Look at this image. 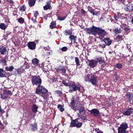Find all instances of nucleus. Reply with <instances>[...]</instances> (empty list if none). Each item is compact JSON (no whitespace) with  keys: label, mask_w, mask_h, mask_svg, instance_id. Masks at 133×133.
I'll list each match as a JSON object with an SVG mask.
<instances>
[{"label":"nucleus","mask_w":133,"mask_h":133,"mask_svg":"<svg viewBox=\"0 0 133 133\" xmlns=\"http://www.w3.org/2000/svg\"><path fill=\"white\" fill-rule=\"evenodd\" d=\"M87 33L88 34L95 35L96 34L99 35V38L102 39L104 38L106 32L104 30L99 27L93 25L92 27L87 28L84 29Z\"/></svg>","instance_id":"f257e3e1"},{"label":"nucleus","mask_w":133,"mask_h":133,"mask_svg":"<svg viewBox=\"0 0 133 133\" xmlns=\"http://www.w3.org/2000/svg\"><path fill=\"white\" fill-rule=\"evenodd\" d=\"M48 91L45 87L42 85L37 86L35 90V93L41 95L45 100L47 98L48 95Z\"/></svg>","instance_id":"f03ea898"},{"label":"nucleus","mask_w":133,"mask_h":133,"mask_svg":"<svg viewBox=\"0 0 133 133\" xmlns=\"http://www.w3.org/2000/svg\"><path fill=\"white\" fill-rule=\"evenodd\" d=\"M31 77V83L33 85L38 86L41 85L42 81L40 76L39 75H32Z\"/></svg>","instance_id":"7ed1b4c3"},{"label":"nucleus","mask_w":133,"mask_h":133,"mask_svg":"<svg viewBox=\"0 0 133 133\" xmlns=\"http://www.w3.org/2000/svg\"><path fill=\"white\" fill-rule=\"evenodd\" d=\"M73 110L75 111L79 110V113H77L78 116H80L81 113L83 112H84V113L85 114V110L84 105L81 104L80 102H78L76 104V106Z\"/></svg>","instance_id":"20e7f679"},{"label":"nucleus","mask_w":133,"mask_h":133,"mask_svg":"<svg viewBox=\"0 0 133 133\" xmlns=\"http://www.w3.org/2000/svg\"><path fill=\"white\" fill-rule=\"evenodd\" d=\"M70 84L69 86L70 88L69 92L75 91L77 90L79 91H81L80 87L81 86L79 83H78L77 85H76L75 83L74 82H70Z\"/></svg>","instance_id":"39448f33"},{"label":"nucleus","mask_w":133,"mask_h":133,"mask_svg":"<svg viewBox=\"0 0 133 133\" xmlns=\"http://www.w3.org/2000/svg\"><path fill=\"white\" fill-rule=\"evenodd\" d=\"M78 118H76L74 119H72L69 125V127H76L77 128H80L82 125V123L78 121Z\"/></svg>","instance_id":"423d86ee"},{"label":"nucleus","mask_w":133,"mask_h":133,"mask_svg":"<svg viewBox=\"0 0 133 133\" xmlns=\"http://www.w3.org/2000/svg\"><path fill=\"white\" fill-rule=\"evenodd\" d=\"M128 128V124L125 122L122 123L118 128V133H127L126 129Z\"/></svg>","instance_id":"0eeeda50"},{"label":"nucleus","mask_w":133,"mask_h":133,"mask_svg":"<svg viewBox=\"0 0 133 133\" xmlns=\"http://www.w3.org/2000/svg\"><path fill=\"white\" fill-rule=\"evenodd\" d=\"M12 95V93L11 91L4 89L3 90V93L1 95V98L2 99L4 100L6 99L8 95L11 96Z\"/></svg>","instance_id":"6e6552de"},{"label":"nucleus","mask_w":133,"mask_h":133,"mask_svg":"<svg viewBox=\"0 0 133 133\" xmlns=\"http://www.w3.org/2000/svg\"><path fill=\"white\" fill-rule=\"evenodd\" d=\"M97 76H96V75L92 74H91L89 82H91L93 85H94L95 86H97L98 84L97 83Z\"/></svg>","instance_id":"1a4fd4ad"},{"label":"nucleus","mask_w":133,"mask_h":133,"mask_svg":"<svg viewBox=\"0 0 133 133\" xmlns=\"http://www.w3.org/2000/svg\"><path fill=\"white\" fill-rule=\"evenodd\" d=\"M133 112V108H129L125 110L122 113L124 115L129 116Z\"/></svg>","instance_id":"9d476101"},{"label":"nucleus","mask_w":133,"mask_h":133,"mask_svg":"<svg viewBox=\"0 0 133 133\" xmlns=\"http://www.w3.org/2000/svg\"><path fill=\"white\" fill-rule=\"evenodd\" d=\"M87 61L89 62L88 65L91 68H94L97 65L98 63L97 61L93 59L90 60L88 59Z\"/></svg>","instance_id":"9b49d317"},{"label":"nucleus","mask_w":133,"mask_h":133,"mask_svg":"<svg viewBox=\"0 0 133 133\" xmlns=\"http://www.w3.org/2000/svg\"><path fill=\"white\" fill-rule=\"evenodd\" d=\"M27 46L30 50H33L36 48V44L33 42H30L28 43Z\"/></svg>","instance_id":"f8f14e48"},{"label":"nucleus","mask_w":133,"mask_h":133,"mask_svg":"<svg viewBox=\"0 0 133 133\" xmlns=\"http://www.w3.org/2000/svg\"><path fill=\"white\" fill-rule=\"evenodd\" d=\"M90 113L94 116H97L99 114V110L97 108L92 109L90 111Z\"/></svg>","instance_id":"ddd939ff"},{"label":"nucleus","mask_w":133,"mask_h":133,"mask_svg":"<svg viewBox=\"0 0 133 133\" xmlns=\"http://www.w3.org/2000/svg\"><path fill=\"white\" fill-rule=\"evenodd\" d=\"M51 0H49L47 2H46V4L43 6L44 9L45 10H47L48 9H51L52 7L51 6Z\"/></svg>","instance_id":"4468645a"},{"label":"nucleus","mask_w":133,"mask_h":133,"mask_svg":"<svg viewBox=\"0 0 133 133\" xmlns=\"http://www.w3.org/2000/svg\"><path fill=\"white\" fill-rule=\"evenodd\" d=\"M7 51V50L5 47L3 46H0V52L1 55L5 54Z\"/></svg>","instance_id":"2eb2a0df"},{"label":"nucleus","mask_w":133,"mask_h":133,"mask_svg":"<svg viewBox=\"0 0 133 133\" xmlns=\"http://www.w3.org/2000/svg\"><path fill=\"white\" fill-rule=\"evenodd\" d=\"M30 128L32 131H37V123L36 122H35L34 123L31 124L30 126Z\"/></svg>","instance_id":"dca6fc26"},{"label":"nucleus","mask_w":133,"mask_h":133,"mask_svg":"<svg viewBox=\"0 0 133 133\" xmlns=\"http://www.w3.org/2000/svg\"><path fill=\"white\" fill-rule=\"evenodd\" d=\"M56 71L57 72H60L61 73H64L65 72L66 70L65 68L63 66H61L57 68L56 69Z\"/></svg>","instance_id":"f3484780"},{"label":"nucleus","mask_w":133,"mask_h":133,"mask_svg":"<svg viewBox=\"0 0 133 133\" xmlns=\"http://www.w3.org/2000/svg\"><path fill=\"white\" fill-rule=\"evenodd\" d=\"M69 40L72 41L73 40L74 41V43H75L76 42V40L77 38L76 36L74 35H71L69 37Z\"/></svg>","instance_id":"a211bd4d"},{"label":"nucleus","mask_w":133,"mask_h":133,"mask_svg":"<svg viewBox=\"0 0 133 133\" xmlns=\"http://www.w3.org/2000/svg\"><path fill=\"white\" fill-rule=\"evenodd\" d=\"M38 107L35 104H34L32 107V112L36 113L37 111Z\"/></svg>","instance_id":"6ab92c4d"},{"label":"nucleus","mask_w":133,"mask_h":133,"mask_svg":"<svg viewBox=\"0 0 133 133\" xmlns=\"http://www.w3.org/2000/svg\"><path fill=\"white\" fill-rule=\"evenodd\" d=\"M50 28L51 29L57 28L56 22L55 21H53L51 22L50 25Z\"/></svg>","instance_id":"aec40b11"},{"label":"nucleus","mask_w":133,"mask_h":133,"mask_svg":"<svg viewBox=\"0 0 133 133\" xmlns=\"http://www.w3.org/2000/svg\"><path fill=\"white\" fill-rule=\"evenodd\" d=\"M125 96L128 98L129 101L131 100L133 98V95L130 93L127 92L125 95Z\"/></svg>","instance_id":"412c9836"},{"label":"nucleus","mask_w":133,"mask_h":133,"mask_svg":"<svg viewBox=\"0 0 133 133\" xmlns=\"http://www.w3.org/2000/svg\"><path fill=\"white\" fill-rule=\"evenodd\" d=\"M32 64L35 66H37L39 62V61L37 58L33 59L32 60Z\"/></svg>","instance_id":"4be33fe9"},{"label":"nucleus","mask_w":133,"mask_h":133,"mask_svg":"<svg viewBox=\"0 0 133 133\" xmlns=\"http://www.w3.org/2000/svg\"><path fill=\"white\" fill-rule=\"evenodd\" d=\"M6 72L3 69L0 68V77H3L5 76Z\"/></svg>","instance_id":"5701e85b"},{"label":"nucleus","mask_w":133,"mask_h":133,"mask_svg":"<svg viewBox=\"0 0 133 133\" xmlns=\"http://www.w3.org/2000/svg\"><path fill=\"white\" fill-rule=\"evenodd\" d=\"M97 61L99 63V64H101L103 63H105V61L104 59L102 57L97 58Z\"/></svg>","instance_id":"b1692460"},{"label":"nucleus","mask_w":133,"mask_h":133,"mask_svg":"<svg viewBox=\"0 0 133 133\" xmlns=\"http://www.w3.org/2000/svg\"><path fill=\"white\" fill-rule=\"evenodd\" d=\"M36 0H29L28 4L30 7L34 6Z\"/></svg>","instance_id":"393cba45"},{"label":"nucleus","mask_w":133,"mask_h":133,"mask_svg":"<svg viewBox=\"0 0 133 133\" xmlns=\"http://www.w3.org/2000/svg\"><path fill=\"white\" fill-rule=\"evenodd\" d=\"M133 8L132 5L128 6V7H126L124 8V10L126 11L129 12L131 11L132 10Z\"/></svg>","instance_id":"a878e982"},{"label":"nucleus","mask_w":133,"mask_h":133,"mask_svg":"<svg viewBox=\"0 0 133 133\" xmlns=\"http://www.w3.org/2000/svg\"><path fill=\"white\" fill-rule=\"evenodd\" d=\"M63 32L64 34L66 36H67L68 35H70L72 34V32L70 31V30L68 29L65 30Z\"/></svg>","instance_id":"bb28decb"},{"label":"nucleus","mask_w":133,"mask_h":133,"mask_svg":"<svg viewBox=\"0 0 133 133\" xmlns=\"http://www.w3.org/2000/svg\"><path fill=\"white\" fill-rule=\"evenodd\" d=\"M76 102V101H75L74 99V98L72 100L71 102L70 103L71 108L73 110L75 107V104Z\"/></svg>","instance_id":"cd10ccee"},{"label":"nucleus","mask_w":133,"mask_h":133,"mask_svg":"<svg viewBox=\"0 0 133 133\" xmlns=\"http://www.w3.org/2000/svg\"><path fill=\"white\" fill-rule=\"evenodd\" d=\"M14 69V67L12 65L5 67V70L7 71H12Z\"/></svg>","instance_id":"c85d7f7f"},{"label":"nucleus","mask_w":133,"mask_h":133,"mask_svg":"<svg viewBox=\"0 0 133 133\" xmlns=\"http://www.w3.org/2000/svg\"><path fill=\"white\" fill-rule=\"evenodd\" d=\"M57 106L58 109L61 112H63L64 110V109L62 105L58 104Z\"/></svg>","instance_id":"c756f323"},{"label":"nucleus","mask_w":133,"mask_h":133,"mask_svg":"<svg viewBox=\"0 0 133 133\" xmlns=\"http://www.w3.org/2000/svg\"><path fill=\"white\" fill-rule=\"evenodd\" d=\"M89 11L93 15H97L98 13L99 12V11H95L94 9L89 10Z\"/></svg>","instance_id":"7c9ffc66"},{"label":"nucleus","mask_w":133,"mask_h":133,"mask_svg":"<svg viewBox=\"0 0 133 133\" xmlns=\"http://www.w3.org/2000/svg\"><path fill=\"white\" fill-rule=\"evenodd\" d=\"M90 77V75L89 74H87V75L85 76L84 77V79L85 81L86 82H89Z\"/></svg>","instance_id":"2f4dec72"},{"label":"nucleus","mask_w":133,"mask_h":133,"mask_svg":"<svg viewBox=\"0 0 133 133\" xmlns=\"http://www.w3.org/2000/svg\"><path fill=\"white\" fill-rule=\"evenodd\" d=\"M26 8L24 4H23L20 6L19 8L20 11H21L22 12L25 11L26 9Z\"/></svg>","instance_id":"473e14b6"},{"label":"nucleus","mask_w":133,"mask_h":133,"mask_svg":"<svg viewBox=\"0 0 133 133\" xmlns=\"http://www.w3.org/2000/svg\"><path fill=\"white\" fill-rule=\"evenodd\" d=\"M75 61L76 63V64L77 66H79L80 65V61H79V59L77 57H75Z\"/></svg>","instance_id":"72a5a7b5"},{"label":"nucleus","mask_w":133,"mask_h":133,"mask_svg":"<svg viewBox=\"0 0 133 133\" xmlns=\"http://www.w3.org/2000/svg\"><path fill=\"white\" fill-rule=\"evenodd\" d=\"M6 28V27L4 23H1L0 24V28L3 30H4Z\"/></svg>","instance_id":"f704fd0d"},{"label":"nucleus","mask_w":133,"mask_h":133,"mask_svg":"<svg viewBox=\"0 0 133 133\" xmlns=\"http://www.w3.org/2000/svg\"><path fill=\"white\" fill-rule=\"evenodd\" d=\"M70 82H68V83L66 82V81L63 80L62 81V83L66 86H68L69 87Z\"/></svg>","instance_id":"c9c22d12"},{"label":"nucleus","mask_w":133,"mask_h":133,"mask_svg":"<svg viewBox=\"0 0 133 133\" xmlns=\"http://www.w3.org/2000/svg\"><path fill=\"white\" fill-rule=\"evenodd\" d=\"M122 30H121L120 28H116L115 30H114V31L115 33L116 34H118L121 33L122 31Z\"/></svg>","instance_id":"e433bc0d"},{"label":"nucleus","mask_w":133,"mask_h":133,"mask_svg":"<svg viewBox=\"0 0 133 133\" xmlns=\"http://www.w3.org/2000/svg\"><path fill=\"white\" fill-rule=\"evenodd\" d=\"M122 65L121 63H118L116 64V67L118 69H121L122 68Z\"/></svg>","instance_id":"4c0bfd02"},{"label":"nucleus","mask_w":133,"mask_h":133,"mask_svg":"<svg viewBox=\"0 0 133 133\" xmlns=\"http://www.w3.org/2000/svg\"><path fill=\"white\" fill-rule=\"evenodd\" d=\"M5 34L4 36L5 37L7 38L8 37L9 35H10L11 34V32L9 31H8L5 32Z\"/></svg>","instance_id":"58836bf2"},{"label":"nucleus","mask_w":133,"mask_h":133,"mask_svg":"<svg viewBox=\"0 0 133 133\" xmlns=\"http://www.w3.org/2000/svg\"><path fill=\"white\" fill-rule=\"evenodd\" d=\"M18 22L21 24L23 23L24 22L23 18L22 17L18 19Z\"/></svg>","instance_id":"ea45409f"},{"label":"nucleus","mask_w":133,"mask_h":133,"mask_svg":"<svg viewBox=\"0 0 133 133\" xmlns=\"http://www.w3.org/2000/svg\"><path fill=\"white\" fill-rule=\"evenodd\" d=\"M100 66H101L100 68L101 69H102L104 70H105L106 67H107L106 64H105L103 63V64H101Z\"/></svg>","instance_id":"a19ab883"},{"label":"nucleus","mask_w":133,"mask_h":133,"mask_svg":"<svg viewBox=\"0 0 133 133\" xmlns=\"http://www.w3.org/2000/svg\"><path fill=\"white\" fill-rule=\"evenodd\" d=\"M56 92V93L59 96H61L62 95V92L60 90H57Z\"/></svg>","instance_id":"79ce46f5"},{"label":"nucleus","mask_w":133,"mask_h":133,"mask_svg":"<svg viewBox=\"0 0 133 133\" xmlns=\"http://www.w3.org/2000/svg\"><path fill=\"white\" fill-rule=\"evenodd\" d=\"M80 116L82 119L84 121H85L87 117H86L85 115H80Z\"/></svg>","instance_id":"37998d69"},{"label":"nucleus","mask_w":133,"mask_h":133,"mask_svg":"<svg viewBox=\"0 0 133 133\" xmlns=\"http://www.w3.org/2000/svg\"><path fill=\"white\" fill-rule=\"evenodd\" d=\"M68 48L65 46H64L61 49V50L63 51H66L67 50Z\"/></svg>","instance_id":"c03bdc74"},{"label":"nucleus","mask_w":133,"mask_h":133,"mask_svg":"<svg viewBox=\"0 0 133 133\" xmlns=\"http://www.w3.org/2000/svg\"><path fill=\"white\" fill-rule=\"evenodd\" d=\"M65 18L66 17L64 16L63 17L58 16V19L60 21H63L65 19Z\"/></svg>","instance_id":"a18cd8bd"},{"label":"nucleus","mask_w":133,"mask_h":133,"mask_svg":"<svg viewBox=\"0 0 133 133\" xmlns=\"http://www.w3.org/2000/svg\"><path fill=\"white\" fill-rule=\"evenodd\" d=\"M104 41L107 45H108V38H105L104 39Z\"/></svg>","instance_id":"49530a36"},{"label":"nucleus","mask_w":133,"mask_h":133,"mask_svg":"<svg viewBox=\"0 0 133 133\" xmlns=\"http://www.w3.org/2000/svg\"><path fill=\"white\" fill-rule=\"evenodd\" d=\"M123 36L122 35H119L117 36L116 37L117 39H118L119 40H121L122 39Z\"/></svg>","instance_id":"de8ad7c7"},{"label":"nucleus","mask_w":133,"mask_h":133,"mask_svg":"<svg viewBox=\"0 0 133 133\" xmlns=\"http://www.w3.org/2000/svg\"><path fill=\"white\" fill-rule=\"evenodd\" d=\"M39 15V14L37 11H36L34 14V16L36 18Z\"/></svg>","instance_id":"09e8293b"},{"label":"nucleus","mask_w":133,"mask_h":133,"mask_svg":"<svg viewBox=\"0 0 133 133\" xmlns=\"http://www.w3.org/2000/svg\"><path fill=\"white\" fill-rule=\"evenodd\" d=\"M16 71L18 74H21L22 72V71L21 69H18Z\"/></svg>","instance_id":"8fccbe9b"},{"label":"nucleus","mask_w":133,"mask_h":133,"mask_svg":"<svg viewBox=\"0 0 133 133\" xmlns=\"http://www.w3.org/2000/svg\"><path fill=\"white\" fill-rule=\"evenodd\" d=\"M36 19V18L35 17V18H34V17H32L31 18V20L34 23H35L37 22Z\"/></svg>","instance_id":"3c124183"},{"label":"nucleus","mask_w":133,"mask_h":133,"mask_svg":"<svg viewBox=\"0 0 133 133\" xmlns=\"http://www.w3.org/2000/svg\"><path fill=\"white\" fill-rule=\"evenodd\" d=\"M4 112H5V111H4V110L2 109L1 106L0 105V113H1L2 114H3Z\"/></svg>","instance_id":"603ef678"},{"label":"nucleus","mask_w":133,"mask_h":133,"mask_svg":"<svg viewBox=\"0 0 133 133\" xmlns=\"http://www.w3.org/2000/svg\"><path fill=\"white\" fill-rule=\"evenodd\" d=\"M1 62L4 63V65L6 64V61L5 59H3L1 60Z\"/></svg>","instance_id":"864d4df0"},{"label":"nucleus","mask_w":133,"mask_h":133,"mask_svg":"<svg viewBox=\"0 0 133 133\" xmlns=\"http://www.w3.org/2000/svg\"><path fill=\"white\" fill-rule=\"evenodd\" d=\"M81 10V13L83 15H84L85 13V11L83 9H82Z\"/></svg>","instance_id":"5fc2aeb1"},{"label":"nucleus","mask_w":133,"mask_h":133,"mask_svg":"<svg viewBox=\"0 0 133 133\" xmlns=\"http://www.w3.org/2000/svg\"><path fill=\"white\" fill-rule=\"evenodd\" d=\"M124 29L126 31H129L130 30V28L128 26L125 27V28H124Z\"/></svg>","instance_id":"6e6d98bb"},{"label":"nucleus","mask_w":133,"mask_h":133,"mask_svg":"<svg viewBox=\"0 0 133 133\" xmlns=\"http://www.w3.org/2000/svg\"><path fill=\"white\" fill-rule=\"evenodd\" d=\"M32 112H29L28 113V116L30 117L31 116H32Z\"/></svg>","instance_id":"4d7b16f0"},{"label":"nucleus","mask_w":133,"mask_h":133,"mask_svg":"<svg viewBox=\"0 0 133 133\" xmlns=\"http://www.w3.org/2000/svg\"><path fill=\"white\" fill-rule=\"evenodd\" d=\"M25 66V69H28L30 66L29 64V65H27L26 66Z\"/></svg>","instance_id":"13d9d810"},{"label":"nucleus","mask_w":133,"mask_h":133,"mask_svg":"<svg viewBox=\"0 0 133 133\" xmlns=\"http://www.w3.org/2000/svg\"><path fill=\"white\" fill-rule=\"evenodd\" d=\"M110 40V39L109 38V46L111 44L112 42V41Z\"/></svg>","instance_id":"bf43d9fd"},{"label":"nucleus","mask_w":133,"mask_h":133,"mask_svg":"<svg viewBox=\"0 0 133 133\" xmlns=\"http://www.w3.org/2000/svg\"><path fill=\"white\" fill-rule=\"evenodd\" d=\"M129 103L130 104H132L133 105V99L132 98V99L129 101Z\"/></svg>","instance_id":"052dcab7"},{"label":"nucleus","mask_w":133,"mask_h":133,"mask_svg":"<svg viewBox=\"0 0 133 133\" xmlns=\"http://www.w3.org/2000/svg\"><path fill=\"white\" fill-rule=\"evenodd\" d=\"M114 18L116 20H117L118 18V17L115 15L114 16Z\"/></svg>","instance_id":"680f3d73"},{"label":"nucleus","mask_w":133,"mask_h":133,"mask_svg":"<svg viewBox=\"0 0 133 133\" xmlns=\"http://www.w3.org/2000/svg\"><path fill=\"white\" fill-rule=\"evenodd\" d=\"M56 79L55 78H52V79L51 81L52 82H54L55 81H56V80H55Z\"/></svg>","instance_id":"e2e57ef3"},{"label":"nucleus","mask_w":133,"mask_h":133,"mask_svg":"<svg viewBox=\"0 0 133 133\" xmlns=\"http://www.w3.org/2000/svg\"><path fill=\"white\" fill-rule=\"evenodd\" d=\"M123 25L124 28H125V27H127V25L126 24H123Z\"/></svg>","instance_id":"0e129e2a"},{"label":"nucleus","mask_w":133,"mask_h":133,"mask_svg":"<svg viewBox=\"0 0 133 133\" xmlns=\"http://www.w3.org/2000/svg\"><path fill=\"white\" fill-rule=\"evenodd\" d=\"M99 130V129H97V128H95V130L96 131H97H97L98 130Z\"/></svg>","instance_id":"69168bd1"},{"label":"nucleus","mask_w":133,"mask_h":133,"mask_svg":"<svg viewBox=\"0 0 133 133\" xmlns=\"http://www.w3.org/2000/svg\"><path fill=\"white\" fill-rule=\"evenodd\" d=\"M70 57L71 59H72L74 58V56H71Z\"/></svg>","instance_id":"338daca9"},{"label":"nucleus","mask_w":133,"mask_h":133,"mask_svg":"<svg viewBox=\"0 0 133 133\" xmlns=\"http://www.w3.org/2000/svg\"><path fill=\"white\" fill-rule=\"evenodd\" d=\"M131 21L132 23L133 24V18H132L131 19Z\"/></svg>","instance_id":"774afa93"}]
</instances>
